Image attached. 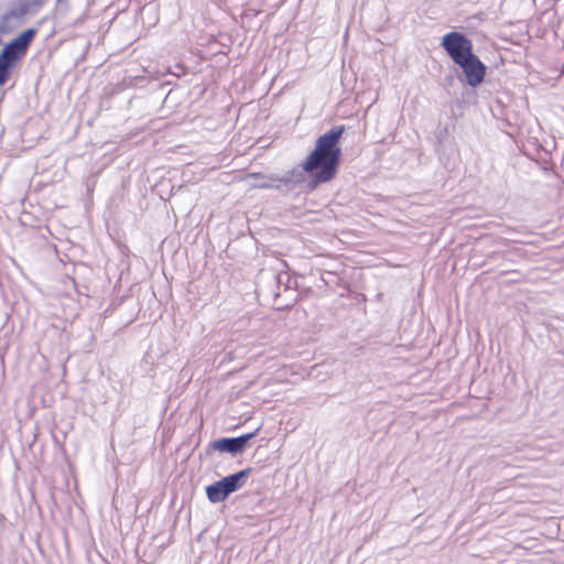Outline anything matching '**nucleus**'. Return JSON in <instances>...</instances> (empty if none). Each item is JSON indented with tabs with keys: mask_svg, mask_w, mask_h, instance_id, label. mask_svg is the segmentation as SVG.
<instances>
[{
	"mask_svg": "<svg viewBox=\"0 0 564 564\" xmlns=\"http://www.w3.org/2000/svg\"><path fill=\"white\" fill-rule=\"evenodd\" d=\"M344 132L345 127L337 126L319 135L314 149L303 161L301 166L306 177L302 181L308 192L333 181L337 175L341 159L339 141Z\"/></svg>",
	"mask_w": 564,
	"mask_h": 564,
	"instance_id": "obj_1",
	"label": "nucleus"
},
{
	"mask_svg": "<svg viewBox=\"0 0 564 564\" xmlns=\"http://www.w3.org/2000/svg\"><path fill=\"white\" fill-rule=\"evenodd\" d=\"M35 35V29H28L4 46L0 54V86L8 82L11 72L25 56Z\"/></svg>",
	"mask_w": 564,
	"mask_h": 564,
	"instance_id": "obj_2",
	"label": "nucleus"
},
{
	"mask_svg": "<svg viewBox=\"0 0 564 564\" xmlns=\"http://www.w3.org/2000/svg\"><path fill=\"white\" fill-rule=\"evenodd\" d=\"M249 469L240 470L239 473L229 475L221 480L209 485L206 488L208 500L213 503L226 500L231 492L238 490L242 486V482L249 475Z\"/></svg>",
	"mask_w": 564,
	"mask_h": 564,
	"instance_id": "obj_3",
	"label": "nucleus"
},
{
	"mask_svg": "<svg viewBox=\"0 0 564 564\" xmlns=\"http://www.w3.org/2000/svg\"><path fill=\"white\" fill-rule=\"evenodd\" d=\"M442 46L455 64L474 55L473 42L460 32H449L442 39Z\"/></svg>",
	"mask_w": 564,
	"mask_h": 564,
	"instance_id": "obj_4",
	"label": "nucleus"
},
{
	"mask_svg": "<svg viewBox=\"0 0 564 564\" xmlns=\"http://www.w3.org/2000/svg\"><path fill=\"white\" fill-rule=\"evenodd\" d=\"M457 65L463 68L467 83L471 87H477L484 82L486 66L475 54L459 62Z\"/></svg>",
	"mask_w": 564,
	"mask_h": 564,
	"instance_id": "obj_5",
	"label": "nucleus"
},
{
	"mask_svg": "<svg viewBox=\"0 0 564 564\" xmlns=\"http://www.w3.org/2000/svg\"><path fill=\"white\" fill-rule=\"evenodd\" d=\"M253 435L254 433H250L235 438H221L214 443V447L220 452L238 453Z\"/></svg>",
	"mask_w": 564,
	"mask_h": 564,
	"instance_id": "obj_6",
	"label": "nucleus"
},
{
	"mask_svg": "<svg viewBox=\"0 0 564 564\" xmlns=\"http://www.w3.org/2000/svg\"><path fill=\"white\" fill-rule=\"evenodd\" d=\"M20 14H26L41 9L48 0H19Z\"/></svg>",
	"mask_w": 564,
	"mask_h": 564,
	"instance_id": "obj_7",
	"label": "nucleus"
},
{
	"mask_svg": "<svg viewBox=\"0 0 564 564\" xmlns=\"http://www.w3.org/2000/svg\"><path fill=\"white\" fill-rule=\"evenodd\" d=\"M248 178H253L256 180V182H258L257 184L253 185V187H258V188H267L270 186V184L267 182V176L263 175L262 173L260 172H257V173H249L247 174L243 180H248Z\"/></svg>",
	"mask_w": 564,
	"mask_h": 564,
	"instance_id": "obj_8",
	"label": "nucleus"
},
{
	"mask_svg": "<svg viewBox=\"0 0 564 564\" xmlns=\"http://www.w3.org/2000/svg\"><path fill=\"white\" fill-rule=\"evenodd\" d=\"M57 3H62V2H65L66 0H56Z\"/></svg>",
	"mask_w": 564,
	"mask_h": 564,
	"instance_id": "obj_9",
	"label": "nucleus"
}]
</instances>
